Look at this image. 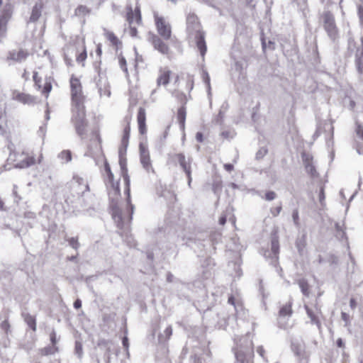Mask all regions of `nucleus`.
<instances>
[{
	"label": "nucleus",
	"instance_id": "1",
	"mask_svg": "<svg viewBox=\"0 0 363 363\" xmlns=\"http://www.w3.org/2000/svg\"><path fill=\"white\" fill-rule=\"evenodd\" d=\"M42 154L37 156L36 154L28 148L18 149L11 152L9 156V160L14 167L26 169L41 162Z\"/></svg>",
	"mask_w": 363,
	"mask_h": 363
},
{
	"label": "nucleus",
	"instance_id": "2",
	"mask_svg": "<svg viewBox=\"0 0 363 363\" xmlns=\"http://www.w3.org/2000/svg\"><path fill=\"white\" fill-rule=\"evenodd\" d=\"M186 30L189 35L195 40L198 50L203 57L207 51L204 33L201 30L199 18L193 13H189L186 16Z\"/></svg>",
	"mask_w": 363,
	"mask_h": 363
},
{
	"label": "nucleus",
	"instance_id": "3",
	"mask_svg": "<svg viewBox=\"0 0 363 363\" xmlns=\"http://www.w3.org/2000/svg\"><path fill=\"white\" fill-rule=\"evenodd\" d=\"M65 60L75 56L77 63L84 66L87 57L85 38L82 35L75 36L64 48Z\"/></svg>",
	"mask_w": 363,
	"mask_h": 363
},
{
	"label": "nucleus",
	"instance_id": "4",
	"mask_svg": "<svg viewBox=\"0 0 363 363\" xmlns=\"http://www.w3.org/2000/svg\"><path fill=\"white\" fill-rule=\"evenodd\" d=\"M71 111L86 109V96L80 79L74 74L69 78Z\"/></svg>",
	"mask_w": 363,
	"mask_h": 363
},
{
	"label": "nucleus",
	"instance_id": "5",
	"mask_svg": "<svg viewBox=\"0 0 363 363\" xmlns=\"http://www.w3.org/2000/svg\"><path fill=\"white\" fill-rule=\"evenodd\" d=\"M124 17L128 22L127 30L129 35L135 38L138 36V27L142 25V15L140 6L138 3L134 5L127 4L125 6Z\"/></svg>",
	"mask_w": 363,
	"mask_h": 363
},
{
	"label": "nucleus",
	"instance_id": "6",
	"mask_svg": "<svg viewBox=\"0 0 363 363\" xmlns=\"http://www.w3.org/2000/svg\"><path fill=\"white\" fill-rule=\"evenodd\" d=\"M235 357L239 363H254V343L250 338L240 340L235 351Z\"/></svg>",
	"mask_w": 363,
	"mask_h": 363
},
{
	"label": "nucleus",
	"instance_id": "7",
	"mask_svg": "<svg viewBox=\"0 0 363 363\" xmlns=\"http://www.w3.org/2000/svg\"><path fill=\"white\" fill-rule=\"evenodd\" d=\"M71 112L72 122L74 124L77 135L82 139L85 138L88 127L86 109L72 110Z\"/></svg>",
	"mask_w": 363,
	"mask_h": 363
},
{
	"label": "nucleus",
	"instance_id": "8",
	"mask_svg": "<svg viewBox=\"0 0 363 363\" xmlns=\"http://www.w3.org/2000/svg\"><path fill=\"white\" fill-rule=\"evenodd\" d=\"M104 172L106 174L105 183L108 188L109 197L113 200H118L121 196V189L119 182L114 181V176L111 172L108 162H104Z\"/></svg>",
	"mask_w": 363,
	"mask_h": 363
},
{
	"label": "nucleus",
	"instance_id": "9",
	"mask_svg": "<svg viewBox=\"0 0 363 363\" xmlns=\"http://www.w3.org/2000/svg\"><path fill=\"white\" fill-rule=\"evenodd\" d=\"M320 18L328 37L333 41H335L338 38L339 31L333 14L328 11H324Z\"/></svg>",
	"mask_w": 363,
	"mask_h": 363
},
{
	"label": "nucleus",
	"instance_id": "10",
	"mask_svg": "<svg viewBox=\"0 0 363 363\" xmlns=\"http://www.w3.org/2000/svg\"><path fill=\"white\" fill-rule=\"evenodd\" d=\"M153 17L155 25L156 27L158 36L164 38V40H172V27L166 18L160 15L158 12H153Z\"/></svg>",
	"mask_w": 363,
	"mask_h": 363
},
{
	"label": "nucleus",
	"instance_id": "11",
	"mask_svg": "<svg viewBox=\"0 0 363 363\" xmlns=\"http://www.w3.org/2000/svg\"><path fill=\"white\" fill-rule=\"evenodd\" d=\"M174 84L175 87L190 94L194 86V76L189 73L177 74L174 77Z\"/></svg>",
	"mask_w": 363,
	"mask_h": 363
},
{
	"label": "nucleus",
	"instance_id": "12",
	"mask_svg": "<svg viewBox=\"0 0 363 363\" xmlns=\"http://www.w3.org/2000/svg\"><path fill=\"white\" fill-rule=\"evenodd\" d=\"M33 80L35 89L40 91L45 99H48L52 89L54 79L51 77H45L44 79V86H42V77L39 75L38 72L34 71L33 73Z\"/></svg>",
	"mask_w": 363,
	"mask_h": 363
},
{
	"label": "nucleus",
	"instance_id": "13",
	"mask_svg": "<svg viewBox=\"0 0 363 363\" xmlns=\"http://www.w3.org/2000/svg\"><path fill=\"white\" fill-rule=\"evenodd\" d=\"M169 40L158 36L156 34H151L149 38V42L153 46L154 49L163 55L169 56L171 54L170 48L168 45Z\"/></svg>",
	"mask_w": 363,
	"mask_h": 363
},
{
	"label": "nucleus",
	"instance_id": "14",
	"mask_svg": "<svg viewBox=\"0 0 363 363\" xmlns=\"http://www.w3.org/2000/svg\"><path fill=\"white\" fill-rule=\"evenodd\" d=\"M175 75L168 66L160 67L156 79L157 86H167L169 84L171 78L174 79Z\"/></svg>",
	"mask_w": 363,
	"mask_h": 363
},
{
	"label": "nucleus",
	"instance_id": "15",
	"mask_svg": "<svg viewBox=\"0 0 363 363\" xmlns=\"http://www.w3.org/2000/svg\"><path fill=\"white\" fill-rule=\"evenodd\" d=\"M172 162H177L189 179V182L191 181V159L186 160L185 155L182 152L176 153L170 156Z\"/></svg>",
	"mask_w": 363,
	"mask_h": 363
},
{
	"label": "nucleus",
	"instance_id": "16",
	"mask_svg": "<svg viewBox=\"0 0 363 363\" xmlns=\"http://www.w3.org/2000/svg\"><path fill=\"white\" fill-rule=\"evenodd\" d=\"M89 147L91 153L101 154L103 152L102 140L98 128L94 129L91 133Z\"/></svg>",
	"mask_w": 363,
	"mask_h": 363
},
{
	"label": "nucleus",
	"instance_id": "17",
	"mask_svg": "<svg viewBox=\"0 0 363 363\" xmlns=\"http://www.w3.org/2000/svg\"><path fill=\"white\" fill-rule=\"evenodd\" d=\"M304 308L308 318L311 319L312 324L316 325L318 327H320V317L322 316V311L318 303L311 305H304Z\"/></svg>",
	"mask_w": 363,
	"mask_h": 363
},
{
	"label": "nucleus",
	"instance_id": "18",
	"mask_svg": "<svg viewBox=\"0 0 363 363\" xmlns=\"http://www.w3.org/2000/svg\"><path fill=\"white\" fill-rule=\"evenodd\" d=\"M11 99L25 105H34L37 102L35 96L30 94L21 91L19 90H13L11 92Z\"/></svg>",
	"mask_w": 363,
	"mask_h": 363
},
{
	"label": "nucleus",
	"instance_id": "19",
	"mask_svg": "<svg viewBox=\"0 0 363 363\" xmlns=\"http://www.w3.org/2000/svg\"><path fill=\"white\" fill-rule=\"evenodd\" d=\"M121 170H122V177L123 178V181L125 183V194L127 196V203L128 205V208H130V215L129 216L128 220L130 221L132 219V214L133 213V208L134 206L131 203L130 200V177L128 174V169L125 165H121Z\"/></svg>",
	"mask_w": 363,
	"mask_h": 363
},
{
	"label": "nucleus",
	"instance_id": "20",
	"mask_svg": "<svg viewBox=\"0 0 363 363\" xmlns=\"http://www.w3.org/2000/svg\"><path fill=\"white\" fill-rule=\"evenodd\" d=\"M72 189L77 191L78 194H83L89 190V185L86 179L79 175H74L72 183Z\"/></svg>",
	"mask_w": 363,
	"mask_h": 363
},
{
	"label": "nucleus",
	"instance_id": "21",
	"mask_svg": "<svg viewBox=\"0 0 363 363\" xmlns=\"http://www.w3.org/2000/svg\"><path fill=\"white\" fill-rule=\"evenodd\" d=\"M140 159L143 167L146 169V171L154 172V169L151 163L150 152L143 145H140Z\"/></svg>",
	"mask_w": 363,
	"mask_h": 363
},
{
	"label": "nucleus",
	"instance_id": "22",
	"mask_svg": "<svg viewBox=\"0 0 363 363\" xmlns=\"http://www.w3.org/2000/svg\"><path fill=\"white\" fill-rule=\"evenodd\" d=\"M13 13V8L9 3L2 6V1H0V23L7 27L8 23Z\"/></svg>",
	"mask_w": 363,
	"mask_h": 363
},
{
	"label": "nucleus",
	"instance_id": "23",
	"mask_svg": "<svg viewBox=\"0 0 363 363\" xmlns=\"http://www.w3.org/2000/svg\"><path fill=\"white\" fill-rule=\"evenodd\" d=\"M104 38L110 43V45L117 51L122 48V41L118 38V36L111 30L104 28L103 30Z\"/></svg>",
	"mask_w": 363,
	"mask_h": 363
},
{
	"label": "nucleus",
	"instance_id": "24",
	"mask_svg": "<svg viewBox=\"0 0 363 363\" xmlns=\"http://www.w3.org/2000/svg\"><path fill=\"white\" fill-rule=\"evenodd\" d=\"M137 123L138 125L139 133L144 135L147 133L146 125V110L144 107H140L137 113Z\"/></svg>",
	"mask_w": 363,
	"mask_h": 363
},
{
	"label": "nucleus",
	"instance_id": "25",
	"mask_svg": "<svg viewBox=\"0 0 363 363\" xmlns=\"http://www.w3.org/2000/svg\"><path fill=\"white\" fill-rule=\"evenodd\" d=\"M125 126L123 130L122 138H121V145L126 147L128 145L129 138L130 134V122L131 117L125 116L124 118Z\"/></svg>",
	"mask_w": 363,
	"mask_h": 363
},
{
	"label": "nucleus",
	"instance_id": "26",
	"mask_svg": "<svg viewBox=\"0 0 363 363\" xmlns=\"http://www.w3.org/2000/svg\"><path fill=\"white\" fill-rule=\"evenodd\" d=\"M186 107L182 106L177 109V120L182 131L184 132L186 128Z\"/></svg>",
	"mask_w": 363,
	"mask_h": 363
},
{
	"label": "nucleus",
	"instance_id": "27",
	"mask_svg": "<svg viewBox=\"0 0 363 363\" xmlns=\"http://www.w3.org/2000/svg\"><path fill=\"white\" fill-rule=\"evenodd\" d=\"M183 91L175 87V89L172 91V95L182 106H186L189 98H190V94L187 96Z\"/></svg>",
	"mask_w": 363,
	"mask_h": 363
},
{
	"label": "nucleus",
	"instance_id": "28",
	"mask_svg": "<svg viewBox=\"0 0 363 363\" xmlns=\"http://www.w3.org/2000/svg\"><path fill=\"white\" fill-rule=\"evenodd\" d=\"M21 316L25 321V323L28 325V326L33 331L35 332L37 330L36 325V318L34 315L30 314L29 313L23 312L21 313Z\"/></svg>",
	"mask_w": 363,
	"mask_h": 363
},
{
	"label": "nucleus",
	"instance_id": "29",
	"mask_svg": "<svg viewBox=\"0 0 363 363\" xmlns=\"http://www.w3.org/2000/svg\"><path fill=\"white\" fill-rule=\"evenodd\" d=\"M43 9V4L42 2L37 3L32 10L30 21L32 22L37 21L41 16Z\"/></svg>",
	"mask_w": 363,
	"mask_h": 363
},
{
	"label": "nucleus",
	"instance_id": "30",
	"mask_svg": "<svg viewBox=\"0 0 363 363\" xmlns=\"http://www.w3.org/2000/svg\"><path fill=\"white\" fill-rule=\"evenodd\" d=\"M293 303L292 301H289V302L286 303L284 305H283L279 311V317H290L293 314V309H292Z\"/></svg>",
	"mask_w": 363,
	"mask_h": 363
},
{
	"label": "nucleus",
	"instance_id": "31",
	"mask_svg": "<svg viewBox=\"0 0 363 363\" xmlns=\"http://www.w3.org/2000/svg\"><path fill=\"white\" fill-rule=\"evenodd\" d=\"M28 56V52L23 50L13 51L10 53V58L14 61L21 62Z\"/></svg>",
	"mask_w": 363,
	"mask_h": 363
},
{
	"label": "nucleus",
	"instance_id": "32",
	"mask_svg": "<svg viewBox=\"0 0 363 363\" xmlns=\"http://www.w3.org/2000/svg\"><path fill=\"white\" fill-rule=\"evenodd\" d=\"M59 350L57 346H48L41 348L39 350V353L41 356H48L50 354H54Z\"/></svg>",
	"mask_w": 363,
	"mask_h": 363
},
{
	"label": "nucleus",
	"instance_id": "33",
	"mask_svg": "<svg viewBox=\"0 0 363 363\" xmlns=\"http://www.w3.org/2000/svg\"><path fill=\"white\" fill-rule=\"evenodd\" d=\"M58 158L63 162L67 163L72 159V152L69 150H65L60 152L58 155Z\"/></svg>",
	"mask_w": 363,
	"mask_h": 363
},
{
	"label": "nucleus",
	"instance_id": "34",
	"mask_svg": "<svg viewBox=\"0 0 363 363\" xmlns=\"http://www.w3.org/2000/svg\"><path fill=\"white\" fill-rule=\"evenodd\" d=\"M91 9L86 6L80 5L75 10V15L84 17L90 13Z\"/></svg>",
	"mask_w": 363,
	"mask_h": 363
},
{
	"label": "nucleus",
	"instance_id": "35",
	"mask_svg": "<svg viewBox=\"0 0 363 363\" xmlns=\"http://www.w3.org/2000/svg\"><path fill=\"white\" fill-rule=\"evenodd\" d=\"M118 65L121 69L124 72L126 76L129 75L128 69L127 67V62L125 58L122 54L118 55Z\"/></svg>",
	"mask_w": 363,
	"mask_h": 363
},
{
	"label": "nucleus",
	"instance_id": "36",
	"mask_svg": "<svg viewBox=\"0 0 363 363\" xmlns=\"http://www.w3.org/2000/svg\"><path fill=\"white\" fill-rule=\"evenodd\" d=\"M298 286L301 290V292L303 294V295L308 296L309 294H310V286L308 284V282L304 279L299 280Z\"/></svg>",
	"mask_w": 363,
	"mask_h": 363
},
{
	"label": "nucleus",
	"instance_id": "37",
	"mask_svg": "<svg viewBox=\"0 0 363 363\" xmlns=\"http://www.w3.org/2000/svg\"><path fill=\"white\" fill-rule=\"evenodd\" d=\"M301 157H302V160H303V165H304L305 168L307 167H310V165H311V164H313V157L311 155L306 153V152H303L301 154Z\"/></svg>",
	"mask_w": 363,
	"mask_h": 363
},
{
	"label": "nucleus",
	"instance_id": "38",
	"mask_svg": "<svg viewBox=\"0 0 363 363\" xmlns=\"http://www.w3.org/2000/svg\"><path fill=\"white\" fill-rule=\"evenodd\" d=\"M271 249L274 255H277L279 251V242L278 237L275 236L272 239Z\"/></svg>",
	"mask_w": 363,
	"mask_h": 363
},
{
	"label": "nucleus",
	"instance_id": "39",
	"mask_svg": "<svg viewBox=\"0 0 363 363\" xmlns=\"http://www.w3.org/2000/svg\"><path fill=\"white\" fill-rule=\"evenodd\" d=\"M67 241L68 242L69 246L72 247L73 249L77 250L80 246V244L79 242L78 237H72L68 239H67Z\"/></svg>",
	"mask_w": 363,
	"mask_h": 363
},
{
	"label": "nucleus",
	"instance_id": "40",
	"mask_svg": "<svg viewBox=\"0 0 363 363\" xmlns=\"http://www.w3.org/2000/svg\"><path fill=\"white\" fill-rule=\"evenodd\" d=\"M1 328L5 333V334L9 335L11 332V325L9 321L7 319L4 320L0 325Z\"/></svg>",
	"mask_w": 363,
	"mask_h": 363
},
{
	"label": "nucleus",
	"instance_id": "41",
	"mask_svg": "<svg viewBox=\"0 0 363 363\" xmlns=\"http://www.w3.org/2000/svg\"><path fill=\"white\" fill-rule=\"evenodd\" d=\"M307 173L313 178L318 177V173L317 172L315 167L313 164L310 165L305 168Z\"/></svg>",
	"mask_w": 363,
	"mask_h": 363
},
{
	"label": "nucleus",
	"instance_id": "42",
	"mask_svg": "<svg viewBox=\"0 0 363 363\" xmlns=\"http://www.w3.org/2000/svg\"><path fill=\"white\" fill-rule=\"evenodd\" d=\"M257 354L261 357H262V359L265 361V362H268L267 359V357H266V350L264 348V347L262 345H260V346H258L257 347Z\"/></svg>",
	"mask_w": 363,
	"mask_h": 363
},
{
	"label": "nucleus",
	"instance_id": "43",
	"mask_svg": "<svg viewBox=\"0 0 363 363\" xmlns=\"http://www.w3.org/2000/svg\"><path fill=\"white\" fill-rule=\"evenodd\" d=\"M162 335H164V340H168L170 339L171 336L172 335V326H168L165 328L164 330V333Z\"/></svg>",
	"mask_w": 363,
	"mask_h": 363
},
{
	"label": "nucleus",
	"instance_id": "44",
	"mask_svg": "<svg viewBox=\"0 0 363 363\" xmlns=\"http://www.w3.org/2000/svg\"><path fill=\"white\" fill-rule=\"evenodd\" d=\"M75 352L79 357H81L83 352L82 345L80 342L77 341L74 347Z\"/></svg>",
	"mask_w": 363,
	"mask_h": 363
},
{
	"label": "nucleus",
	"instance_id": "45",
	"mask_svg": "<svg viewBox=\"0 0 363 363\" xmlns=\"http://www.w3.org/2000/svg\"><path fill=\"white\" fill-rule=\"evenodd\" d=\"M282 207L281 205L272 208L270 211L273 216H277L281 211Z\"/></svg>",
	"mask_w": 363,
	"mask_h": 363
},
{
	"label": "nucleus",
	"instance_id": "46",
	"mask_svg": "<svg viewBox=\"0 0 363 363\" xmlns=\"http://www.w3.org/2000/svg\"><path fill=\"white\" fill-rule=\"evenodd\" d=\"M325 199V196L324 187L323 186H321L320 189V192H319V201L322 205L324 204Z\"/></svg>",
	"mask_w": 363,
	"mask_h": 363
},
{
	"label": "nucleus",
	"instance_id": "47",
	"mask_svg": "<svg viewBox=\"0 0 363 363\" xmlns=\"http://www.w3.org/2000/svg\"><path fill=\"white\" fill-rule=\"evenodd\" d=\"M191 361L192 363H203V359L201 357L194 354L191 357Z\"/></svg>",
	"mask_w": 363,
	"mask_h": 363
},
{
	"label": "nucleus",
	"instance_id": "48",
	"mask_svg": "<svg viewBox=\"0 0 363 363\" xmlns=\"http://www.w3.org/2000/svg\"><path fill=\"white\" fill-rule=\"evenodd\" d=\"M357 135L363 140V126L358 124L356 127Z\"/></svg>",
	"mask_w": 363,
	"mask_h": 363
},
{
	"label": "nucleus",
	"instance_id": "49",
	"mask_svg": "<svg viewBox=\"0 0 363 363\" xmlns=\"http://www.w3.org/2000/svg\"><path fill=\"white\" fill-rule=\"evenodd\" d=\"M276 198V194L272 191H269L265 194V199L268 201H272Z\"/></svg>",
	"mask_w": 363,
	"mask_h": 363
},
{
	"label": "nucleus",
	"instance_id": "50",
	"mask_svg": "<svg viewBox=\"0 0 363 363\" xmlns=\"http://www.w3.org/2000/svg\"><path fill=\"white\" fill-rule=\"evenodd\" d=\"M50 342L52 343V346H56V344H57V337H56V333L55 331H52L50 333Z\"/></svg>",
	"mask_w": 363,
	"mask_h": 363
},
{
	"label": "nucleus",
	"instance_id": "51",
	"mask_svg": "<svg viewBox=\"0 0 363 363\" xmlns=\"http://www.w3.org/2000/svg\"><path fill=\"white\" fill-rule=\"evenodd\" d=\"M293 220L295 224L298 225L299 223V216L298 210H294L292 213Z\"/></svg>",
	"mask_w": 363,
	"mask_h": 363
},
{
	"label": "nucleus",
	"instance_id": "52",
	"mask_svg": "<svg viewBox=\"0 0 363 363\" xmlns=\"http://www.w3.org/2000/svg\"><path fill=\"white\" fill-rule=\"evenodd\" d=\"M358 16L359 18L360 24L363 26V6L358 7Z\"/></svg>",
	"mask_w": 363,
	"mask_h": 363
},
{
	"label": "nucleus",
	"instance_id": "53",
	"mask_svg": "<svg viewBox=\"0 0 363 363\" xmlns=\"http://www.w3.org/2000/svg\"><path fill=\"white\" fill-rule=\"evenodd\" d=\"M203 80L205 84L210 88V77L207 72L203 73Z\"/></svg>",
	"mask_w": 363,
	"mask_h": 363
},
{
	"label": "nucleus",
	"instance_id": "54",
	"mask_svg": "<svg viewBox=\"0 0 363 363\" xmlns=\"http://www.w3.org/2000/svg\"><path fill=\"white\" fill-rule=\"evenodd\" d=\"M95 52H96V54L97 57L100 59L101 57V55H102V48H101V44H98L96 45Z\"/></svg>",
	"mask_w": 363,
	"mask_h": 363
},
{
	"label": "nucleus",
	"instance_id": "55",
	"mask_svg": "<svg viewBox=\"0 0 363 363\" xmlns=\"http://www.w3.org/2000/svg\"><path fill=\"white\" fill-rule=\"evenodd\" d=\"M7 30V27L0 23V38L5 35Z\"/></svg>",
	"mask_w": 363,
	"mask_h": 363
},
{
	"label": "nucleus",
	"instance_id": "56",
	"mask_svg": "<svg viewBox=\"0 0 363 363\" xmlns=\"http://www.w3.org/2000/svg\"><path fill=\"white\" fill-rule=\"evenodd\" d=\"M113 216L115 219L118 218V221L122 220V216L118 212L117 209H113Z\"/></svg>",
	"mask_w": 363,
	"mask_h": 363
},
{
	"label": "nucleus",
	"instance_id": "57",
	"mask_svg": "<svg viewBox=\"0 0 363 363\" xmlns=\"http://www.w3.org/2000/svg\"><path fill=\"white\" fill-rule=\"evenodd\" d=\"M341 317H342V319L346 323H348L350 322V315L345 313V312H342L341 313Z\"/></svg>",
	"mask_w": 363,
	"mask_h": 363
},
{
	"label": "nucleus",
	"instance_id": "58",
	"mask_svg": "<svg viewBox=\"0 0 363 363\" xmlns=\"http://www.w3.org/2000/svg\"><path fill=\"white\" fill-rule=\"evenodd\" d=\"M196 139L197 142L202 143L203 141V133H201V132H198L196 134Z\"/></svg>",
	"mask_w": 363,
	"mask_h": 363
},
{
	"label": "nucleus",
	"instance_id": "59",
	"mask_svg": "<svg viewBox=\"0 0 363 363\" xmlns=\"http://www.w3.org/2000/svg\"><path fill=\"white\" fill-rule=\"evenodd\" d=\"M223 167L228 172H230L234 169V166L232 164H225Z\"/></svg>",
	"mask_w": 363,
	"mask_h": 363
},
{
	"label": "nucleus",
	"instance_id": "60",
	"mask_svg": "<svg viewBox=\"0 0 363 363\" xmlns=\"http://www.w3.org/2000/svg\"><path fill=\"white\" fill-rule=\"evenodd\" d=\"M228 302L229 304H231L234 306H235V304H236V299L235 298V296L233 295H230L229 297H228Z\"/></svg>",
	"mask_w": 363,
	"mask_h": 363
},
{
	"label": "nucleus",
	"instance_id": "61",
	"mask_svg": "<svg viewBox=\"0 0 363 363\" xmlns=\"http://www.w3.org/2000/svg\"><path fill=\"white\" fill-rule=\"evenodd\" d=\"M21 77L25 81L29 80V72L26 69L23 70V72L21 74Z\"/></svg>",
	"mask_w": 363,
	"mask_h": 363
},
{
	"label": "nucleus",
	"instance_id": "62",
	"mask_svg": "<svg viewBox=\"0 0 363 363\" xmlns=\"http://www.w3.org/2000/svg\"><path fill=\"white\" fill-rule=\"evenodd\" d=\"M357 305V303L355 298H350V306L351 308L354 309L356 308Z\"/></svg>",
	"mask_w": 363,
	"mask_h": 363
},
{
	"label": "nucleus",
	"instance_id": "63",
	"mask_svg": "<svg viewBox=\"0 0 363 363\" xmlns=\"http://www.w3.org/2000/svg\"><path fill=\"white\" fill-rule=\"evenodd\" d=\"M74 307L76 309H79L82 307V301L80 299L78 298L74 302Z\"/></svg>",
	"mask_w": 363,
	"mask_h": 363
},
{
	"label": "nucleus",
	"instance_id": "64",
	"mask_svg": "<svg viewBox=\"0 0 363 363\" xmlns=\"http://www.w3.org/2000/svg\"><path fill=\"white\" fill-rule=\"evenodd\" d=\"M226 223V216H223L221 217H220L219 218V224H220L221 225H224Z\"/></svg>",
	"mask_w": 363,
	"mask_h": 363
}]
</instances>
